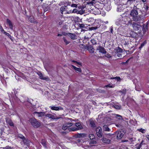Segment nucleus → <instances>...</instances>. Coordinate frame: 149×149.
Segmentation results:
<instances>
[{
  "label": "nucleus",
  "instance_id": "nucleus-1",
  "mask_svg": "<svg viewBox=\"0 0 149 149\" xmlns=\"http://www.w3.org/2000/svg\"><path fill=\"white\" fill-rule=\"evenodd\" d=\"M132 21L130 20L127 23V25L132 24V26L133 29V30L135 31H137L138 30L141 31V27L140 25V23H137L135 22H133L132 23Z\"/></svg>",
  "mask_w": 149,
  "mask_h": 149
},
{
  "label": "nucleus",
  "instance_id": "nucleus-2",
  "mask_svg": "<svg viewBox=\"0 0 149 149\" xmlns=\"http://www.w3.org/2000/svg\"><path fill=\"white\" fill-rule=\"evenodd\" d=\"M29 122L31 123L32 125L35 128H38L41 125V123L34 118H30L29 120Z\"/></svg>",
  "mask_w": 149,
  "mask_h": 149
},
{
  "label": "nucleus",
  "instance_id": "nucleus-3",
  "mask_svg": "<svg viewBox=\"0 0 149 149\" xmlns=\"http://www.w3.org/2000/svg\"><path fill=\"white\" fill-rule=\"evenodd\" d=\"M75 127H71L69 129V131H74L82 130L83 127L80 123H77L75 124Z\"/></svg>",
  "mask_w": 149,
  "mask_h": 149
},
{
  "label": "nucleus",
  "instance_id": "nucleus-4",
  "mask_svg": "<svg viewBox=\"0 0 149 149\" xmlns=\"http://www.w3.org/2000/svg\"><path fill=\"white\" fill-rule=\"evenodd\" d=\"M74 123H67L64 124L62 126V129L64 130H66L68 129L69 131V129L70 127L72 126Z\"/></svg>",
  "mask_w": 149,
  "mask_h": 149
},
{
  "label": "nucleus",
  "instance_id": "nucleus-5",
  "mask_svg": "<svg viewBox=\"0 0 149 149\" xmlns=\"http://www.w3.org/2000/svg\"><path fill=\"white\" fill-rule=\"evenodd\" d=\"M45 116L46 117H48L52 120H57L60 118V117H57L56 114L54 113L47 114L45 115Z\"/></svg>",
  "mask_w": 149,
  "mask_h": 149
},
{
  "label": "nucleus",
  "instance_id": "nucleus-6",
  "mask_svg": "<svg viewBox=\"0 0 149 149\" xmlns=\"http://www.w3.org/2000/svg\"><path fill=\"white\" fill-rule=\"evenodd\" d=\"M96 134L99 137L101 138L102 137L103 134L102 132V129L100 127H98L96 128Z\"/></svg>",
  "mask_w": 149,
  "mask_h": 149
},
{
  "label": "nucleus",
  "instance_id": "nucleus-7",
  "mask_svg": "<svg viewBox=\"0 0 149 149\" xmlns=\"http://www.w3.org/2000/svg\"><path fill=\"white\" fill-rule=\"evenodd\" d=\"M132 19L133 21L136 22L140 21H143V18L142 16L138 15L136 16H134L132 18Z\"/></svg>",
  "mask_w": 149,
  "mask_h": 149
},
{
  "label": "nucleus",
  "instance_id": "nucleus-8",
  "mask_svg": "<svg viewBox=\"0 0 149 149\" xmlns=\"http://www.w3.org/2000/svg\"><path fill=\"white\" fill-rule=\"evenodd\" d=\"M96 50L98 51L99 52L102 53L103 54H105L107 52L105 50L104 48L100 45L97 47Z\"/></svg>",
  "mask_w": 149,
  "mask_h": 149
},
{
  "label": "nucleus",
  "instance_id": "nucleus-9",
  "mask_svg": "<svg viewBox=\"0 0 149 149\" xmlns=\"http://www.w3.org/2000/svg\"><path fill=\"white\" fill-rule=\"evenodd\" d=\"M37 74L39 75V78L40 79L44 80L47 81H48L49 80V79L48 77H44L42 74L40 72H38V73H37Z\"/></svg>",
  "mask_w": 149,
  "mask_h": 149
},
{
  "label": "nucleus",
  "instance_id": "nucleus-10",
  "mask_svg": "<svg viewBox=\"0 0 149 149\" xmlns=\"http://www.w3.org/2000/svg\"><path fill=\"white\" fill-rule=\"evenodd\" d=\"M117 134V138L118 139H121L124 135V132L123 131L116 132Z\"/></svg>",
  "mask_w": 149,
  "mask_h": 149
},
{
  "label": "nucleus",
  "instance_id": "nucleus-11",
  "mask_svg": "<svg viewBox=\"0 0 149 149\" xmlns=\"http://www.w3.org/2000/svg\"><path fill=\"white\" fill-rule=\"evenodd\" d=\"M68 36L70 38L73 40H76L77 39V36L74 33H68Z\"/></svg>",
  "mask_w": 149,
  "mask_h": 149
},
{
  "label": "nucleus",
  "instance_id": "nucleus-12",
  "mask_svg": "<svg viewBox=\"0 0 149 149\" xmlns=\"http://www.w3.org/2000/svg\"><path fill=\"white\" fill-rule=\"evenodd\" d=\"M45 113L43 112H34V114L36 116L38 117H42V116H44Z\"/></svg>",
  "mask_w": 149,
  "mask_h": 149
},
{
  "label": "nucleus",
  "instance_id": "nucleus-13",
  "mask_svg": "<svg viewBox=\"0 0 149 149\" xmlns=\"http://www.w3.org/2000/svg\"><path fill=\"white\" fill-rule=\"evenodd\" d=\"M138 13L137 10H132L130 13V15L132 16V18L134 16H136V15H138Z\"/></svg>",
  "mask_w": 149,
  "mask_h": 149
},
{
  "label": "nucleus",
  "instance_id": "nucleus-14",
  "mask_svg": "<svg viewBox=\"0 0 149 149\" xmlns=\"http://www.w3.org/2000/svg\"><path fill=\"white\" fill-rule=\"evenodd\" d=\"M86 49L88 50L90 53H93L94 52V48L91 45H87Z\"/></svg>",
  "mask_w": 149,
  "mask_h": 149
},
{
  "label": "nucleus",
  "instance_id": "nucleus-15",
  "mask_svg": "<svg viewBox=\"0 0 149 149\" xmlns=\"http://www.w3.org/2000/svg\"><path fill=\"white\" fill-rule=\"evenodd\" d=\"M101 140L103 143H109L111 141L109 139H107L104 137H103Z\"/></svg>",
  "mask_w": 149,
  "mask_h": 149
},
{
  "label": "nucleus",
  "instance_id": "nucleus-16",
  "mask_svg": "<svg viewBox=\"0 0 149 149\" xmlns=\"http://www.w3.org/2000/svg\"><path fill=\"white\" fill-rule=\"evenodd\" d=\"M29 19L31 23H37V21L35 19L33 16H31L29 18Z\"/></svg>",
  "mask_w": 149,
  "mask_h": 149
},
{
  "label": "nucleus",
  "instance_id": "nucleus-17",
  "mask_svg": "<svg viewBox=\"0 0 149 149\" xmlns=\"http://www.w3.org/2000/svg\"><path fill=\"white\" fill-rule=\"evenodd\" d=\"M6 122L10 126H13V122L12 121L11 119L8 118H6Z\"/></svg>",
  "mask_w": 149,
  "mask_h": 149
},
{
  "label": "nucleus",
  "instance_id": "nucleus-18",
  "mask_svg": "<svg viewBox=\"0 0 149 149\" xmlns=\"http://www.w3.org/2000/svg\"><path fill=\"white\" fill-rule=\"evenodd\" d=\"M49 107L51 109L56 111H58L59 110L62 109L61 107H55L54 106H50Z\"/></svg>",
  "mask_w": 149,
  "mask_h": 149
},
{
  "label": "nucleus",
  "instance_id": "nucleus-19",
  "mask_svg": "<svg viewBox=\"0 0 149 149\" xmlns=\"http://www.w3.org/2000/svg\"><path fill=\"white\" fill-rule=\"evenodd\" d=\"M130 36L132 38H135L137 36V34L135 32L133 31H131L130 33Z\"/></svg>",
  "mask_w": 149,
  "mask_h": 149
},
{
  "label": "nucleus",
  "instance_id": "nucleus-20",
  "mask_svg": "<svg viewBox=\"0 0 149 149\" xmlns=\"http://www.w3.org/2000/svg\"><path fill=\"white\" fill-rule=\"evenodd\" d=\"M6 21L7 23L8 24L10 28L13 29V25L11 21L8 19H6Z\"/></svg>",
  "mask_w": 149,
  "mask_h": 149
},
{
  "label": "nucleus",
  "instance_id": "nucleus-21",
  "mask_svg": "<svg viewBox=\"0 0 149 149\" xmlns=\"http://www.w3.org/2000/svg\"><path fill=\"white\" fill-rule=\"evenodd\" d=\"M68 35V33H66L65 32H62L61 33H58L57 35V36H66Z\"/></svg>",
  "mask_w": 149,
  "mask_h": 149
},
{
  "label": "nucleus",
  "instance_id": "nucleus-22",
  "mask_svg": "<svg viewBox=\"0 0 149 149\" xmlns=\"http://www.w3.org/2000/svg\"><path fill=\"white\" fill-rule=\"evenodd\" d=\"M41 143L45 147V148L46 149H47V144L46 141L45 139H42L41 141Z\"/></svg>",
  "mask_w": 149,
  "mask_h": 149
},
{
  "label": "nucleus",
  "instance_id": "nucleus-23",
  "mask_svg": "<svg viewBox=\"0 0 149 149\" xmlns=\"http://www.w3.org/2000/svg\"><path fill=\"white\" fill-rule=\"evenodd\" d=\"M82 146L83 148L85 149H89L92 146V145L89 146L86 144H83Z\"/></svg>",
  "mask_w": 149,
  "mask_h": 149
},
{
  "label": "nucleus",
  "instance_id": "nucleus-24",
  "mask_svg": "<svg viewBox=\"0 0 149 149\" xmlns=\"http://www.w3.org/2000/svg\"><path fill=\"white\" fill-rule=\"evenodd\" d=\"M141 4L140 3H138L136 6L134 5L133 7V10H136L137 9H140V6H141Z\"/></svg>",
  "mask_w": 149,
  "mask_h": 149
},
{
  "label": "nucleus",
  "instance_id": "nucleus-25",
  "mask_svg": "<svg viewBox=\"0 0 149 149\" xmlns=\"http://www.w3.org/2000/svg\"><path fill=\"white\" fill-rule=\"evenodd\" d=\"M63 39L66 45H67L70 42V41L67 40L66 37H63Z\"/></svg>",
  "mask_w": 149,
  "mask_h": 149
},
{
  "label": "nucleus",
  "instance_id": "nucleus-26",
  "mask_svg": "<svg viewBox=\"0 0 149 149\" xmlns=\"http://www.w3.org/2000/svg\"><path fill=\"white\" fill-rule=\"evenodd\" d=\"M103 130L106 131H109L110 129L108 127L107 125H104L103 126Z\"/></svg>",
  "mask_w": 149,
  "mask_h": 149
},
{
  "label": "nucleus",
  "instance_id": "nucleus-27",
  "mask_svg": "<svg viewBox=\"0 0 149 149\" xmlns=\"http://www.w3.org/2000/svg\"><path fill=\"white\" fill-rule=\"evenodd\" d=\"M72 66L73 68L76 71H78L79 72H81V70L80 68H77L73 65H72Z\"/></svg>",
  "mask_w": 149,
  "mask_h": 149
},
{
  "label": "nucleus",
  "instance_id": "nucleus-28",
  "mask_svg": "<svg viewBox=\"0 0 149 149\" xmlns=\"http://www.w3.org/2000/svg\"><path fill=\"white\" fill-rule=\"evenodd\" d=\"M86 45H84V44H80L79 45V47L81 49L84 50L85 49H86L87 47Z\"/></svg>",
  "mask_w": 149,
  "mask_h": 149
},
{
  "label": "nucleus",
  "instance_id": "nucleus-29",
  "mask_svg": "<svg viewBox=\"0 0 149 149\" xmlns=\"http://www.w3.org/2000/svg\"><path fill=\"white\" fill-rule=\"evenodd\" d=\"M88 137L91 140L94 139H95V136L93 134H90L89 135Z\"/></svg>",
  "mask_w": 149,
  "mask_h": 149
},
{
  "label": "nucleus",
  "instance_id": "nucleus-30",
  "mask_svg": "<svg viewBox=\"0 0 149 149\" xmlns=\"http://www.w3.org/2000/svg\"><path fill=\"white\" fill-rule=\"evenodd\" d=\"M89 144L91 145L92 144H95L97 143V142L94 139L91 140V141L89 142Z\"/></svg>",
  "mask_w": 149,
  "mask_h": 149
},
{
  "label": "nucleus",
  "instance_id": "nucleus-31",
  "mask_svg": "<svg viewBox=\"0 0 149 149\" xmlns=\"http://www.w3.org/2000/svg\"><path fill=\"white\" fill-rule=\"evenodd\" d=\"M115 117L116 118H117V119L120 120H123L122 117L120 115L118 114L116 115Z\"/></svg>",
  "mask_w": 149,
  "mask_h": 149
},
{
  "label": "nucleus",
  "instance_id": "nucleus-32",
  "mask_svg": "<svg viewBox=\"0 0 149 149\" xmlns=\"http://www.w3.org/2000/svg\"><path fill=\"white\" fill-rule=\"evenodd\" d=\"M22 140L23 142L25 144L27 145L29 144V141L26 139L25 137H24Z\"/></svg>",
  "mask_w": 149,
  "mask_h": 149
},
{
  "label": "nucleus",
  "instance_id": "nucleus-33",
  "mask_svg": "<svg viewBox=\"0 0 149 149\" xmlns=\"http://www.w3.org/2000/svg\"><path fill=\"white\" fill-rule=\"evenodd\" d=\"M83 135V134H75V137L77 138H81L82 137V136Z\"/></svg>",
  "mask_w": 149,
  "mask_h": 149
},
{
  "label": "nucleus",
  "instance_id": "nucleus-34",
  "mask_svg": "<svg viewBox=\"0 0 149 149\" xmlns=\"http://www.w3.org/2000/svg\"><path fill=\"white\" fill-rule=\"evenodd\" d=\"M135 0H127V3L128 4H131L133 2H134Z\"/></svg>",
  "mask_w": 149,
  "mask_h": 149
},
{
  "label": "nucleus",
  "instance_id": "nucleus-35",
  "mask_svg": "<svg viewBox=\"0 0 149 149\" xmlns=\"http://www.w3.org/2000/svg\"><path fill=\"white\" fill-rule=\"evenodd\" d=\"M111 79H116L117 80V81H120V80H121V79L120 78V77H111Z\"/></svg>",
  "mask_w": 149,
  "mask_h": 149
},
{
  "label": "nucleus",
  "instance_id": "nucleus-36",
  "mask_svg": "<svg viewBox=\"0 0 149 149\" xmlns=\"http://www.w3.org/2000/svg\"><path fill=\"white\" fill-rule=\"evenodd\" d=\"M91 42L93 45H96L97 44V41L93 39L91 40Z\"/></svg>",
  "mask_w": 149,
  "mask_h": 149
},
{
  "label": "nucleus",
  "instance_id": "nucleus-37",
  "mask_svg": "<svg viewBox=\"0 0 149 149\" xmlns=\"http://www.w3.org/2000/svg\"><path fill=\"white\" fill-rule=\"evenodd\" d=\"M116 52H123V50L119 47H118L116 49Z\"/></svg>",
  "mask_w": 149,
  "mask_h": 149
},
{
  "label": "nucleus",
  "instance_id": "nucleus-38",
  "mask_svg": "<svg viewBox=\"0 0 149 149\" xmlns=\"http://www.w3.org/2000/svg\"><path fill=\"white\" fill-rule=\"evenodd\" d=\"M114 108L117 109H121V105H115L114 106Z\"/></svg>",
  "mask_w": 149,
  "mask_h": 149
},
{
  "label": "nucleus",
  "instance_id": "nucleus-39",
  "mask_svg": "<svg viewBox=\"0 0 149 149\" xmlns=\"http://www.w3.org/2000/svg\"><path fill=\"white\" fill-rule=\"evenodd\" d=\"M90 123L91 126L92 127H94L95 126V123L93 121H90Z\"/></svg>",
  "mask_w": 149,
  "mask_h": 149
},
{
  "label": "nucleus",
  "instance_id": "nucleus-40",
  "mask_svg": "<svg viewBox=\"0 0 149 149\" xmlns=\"http://www.w3.org/2000/svg\"><path fill=\"white\" fill-rule=\"evenodd\" d=\"M65 8L64 6L60 8V11L61 14H63V12L64 11H65Z\"/></svg>",
  "mask_w": 149,
  "mask_h": 149
},
{
  "label": "nucleus",
  "instance_id": "nucleus-41",
  "mask_svg": "<svg viewBox=\"0 0 149 149\" xmlns=\"http://www.w3.org/2000/svg\"><path fill=\"white\" fill-rule=\"evenodd\" d=\"M122 6H119L117 8V11L118 12H120L122 10V9L121 8Z\"/></svg>",
  "mask_w": 149,
  "mask_h": 149
},
{
  "label": "nucleus",
  "instance_id": "nucleus-42",
  "mask_svg": "<svg viewBox=\"0 0 149 149\" xmlns=\"http://www.w3.org/2000/svg\"><path fill=\"white\" fill-rule=\"evenodd\" d=\"M104 87H106L107 88L109 87V88H113L114 87V86L111 84H108V85L105 86Z\"/></svg>",
  "mask_w": 149,
  "mask_h": 149
},
{
  "label": "nucleus",
  "instance_id": "nucleus-43",
  "mask_svg": "<svg viewBox=\"0 0 149 149\" xmlns=\"http://www.w3.org/2000/svg\"><path fill=\"white\" fill-rule=\"evenodd\" d=\"M105 56L108 58H110L111 57V56L110 54H109L108 53H105Z\"/></svg>",
  "mask_w": 149,
  "mask_h": 149
},
{
  "label": "nucleus",
  "instance_id": "nucleus-44",
  "mask_svg": "<svg viewBox=\"0 0 149 149\" xmlns=\"http://www.w3.org/2000/svg\"><path fill=\"white\" fill-rule=\"evenodd\" d=\"M13 100H14L15 101H17L18 100H19V99L17 98V97L16 95L13 97Z\"/></svg>",
  "mask_w": 149,
  "mask_h": 149
},
{
  "label": "nucleus",
  "instance_id": "nucleus-45",
  "mask_svg": "<svg viewBox=\"0 0 149 149\" xmlns=\"http://www.w3.org/2000/svg\"><path fill=\"white\" fill-rule=\"evenodd\" d=\"M87 3L93 6V5L94 3L93 1H89L87 2Z\"/></svg>",
  "mask_w": 149,
  "mask_h": 149
},
{
  "label": "nucleus",
  "instance_id": "nucleus-46",
  "mask_svg": "<svg viewBox=\"0 0 149 149\" xmlns=\"http://www.w3.org/2000/svg\"><path fill=\"white\" fill-rule=\"evenodd\" d=\"M17 137L18 138H20L21 139H23L24 138V137L21 134H19L18 135Z\"/></svg>",
  "mask_w": 149,
  "mask_h": 149
},
{
  "label": "nucleus",
  "instance_id": "nucleus-47",
  "mask_svg": "<svg viewBox=\"0 0 149 149\" xmlns=\"http://www.w3.org/2000/svg\"><path fill=\"white\" fill-rule=\"evenodd\" d=\"M84 13V11L83 10H80L79 11H78V13L79 14L81 15H82V14H83V13Z\"/></svg>",
  "mask_w": 149,
  "mask_h": 149
},
{
  "label": "nucleus",
  "instance_id": "nucleus-48",
  "mask_svg": "<svg viewBox=\"0 0 149 149\" xmlns=\"http://www.w3.org/2000/svg\"><path fill=\"white\" fill-rule=\"evenodd\" d=\"M121 21L120 20L117 21L116 22V24L117 25H119L121 24Z\"/></svg>",
  "mask_w": 149,
  "mask_h": 149
},
{
  "label": "nucleus",
  "instance_id": "nucleus-49",
  "mask_svg": "<svg viewBox=\"0 0 149 149\" xmlns=\"http://www.w3.org/2000/svg\"><path fill=\"white\" fill-rule=\"evenodd\" d=\"M2 149H13V148L10 146H7L3 148Z\"/></svg>",
  "mask_w": 149,
  "mask_h": 149
},
{
  "label": "nucleus",
  "instance_id": "nucleus-50",
  "mask_svg": "<svg viewBox=\"0 0 149 149\" xmlns=\"http://www.w3.org/2000/svg\"><path fill=\"white\" fill-rule=\"evenodd\" d=\"M138 130L140 131L142 133H145V130L144 129H143L142 128H141L139 129H138Z\"/></svg>",
  "mask_w": 149,
  "mask_h": 149
},
{
  "label": "nucleus",
  "instance_id": "nucleus-51",
  "mask_svg": "<svg viewBox=\"0 0 149 149\" xmlns=\"http://www.w3.org/2000/svg\"><path fill=\"white\" fill-rule=\"evenodd\" d=\"M71 6L72 7L77 8V5L75 4H71Z\"/></svg>",
  "mask_w": 149,
  "mask_h": 149
},
{
  "label": "nucleus",
  "instance_id": "nucleus-52",
  "mask_svg": "<svg viewBox=\"0 0 149 149\" xmlns=\"http://www.w3.org/2000/svg\"><path fill=\"white\" fill-rule=\"evenodd\" d=\"M78 10L76 9H74L72 11V13H77L78 12Z\"/></svg>",
  "mask_w": 149,
  "mask_h": 149
},
{
  "label": "nucleus",
  "instance_id": "nucleus-53",
  "mask_svg": "<svg viewBox=\"0 0 149 149\" xmlns=\"http://www.w3.org/2000/svg\"><path fill=\"white\" fill-rule=\"evenodd\" d=\"M79 27L81 28H84L85 27V26L84 24H79Z\"/></svg>",
  "mask_w": 149,
  "mask_h": 149
},
{
  "label": "nucleus",
  "instance_id": "nucleus-54",
  "mask_svg": "<svg viewBox=\"0 0 149 149\" xmlns=\"http://www.w3.org/2000/svg\"><path fill=\"white\" fill-rule=\"evenodd\" d=\"M141 145L142 143H140L138 146H136V148H137V149H140Z\"/></svg>",
  "mask_w": 149,
  "mask_h": 149
},
{
  "label": "nucleus",
  "instance_id": "nucleus-55",
  "mask_svg": "<svg viewBox=\"0 0 149 149\" xmlns=\"http://www.w3.org/2000/svg\"><path fill=\"white\" fill-rule=\"evenodd\" d=\"M4 33L7 36H8L9 37H11V36L10 35V34L6 32H4Z\"/></svg>",
  "mask_w": 149,
  "mask_h": 149
},
{
  "label": "nucleus",
  "instance_id": "nucleus-56",
  "mask_svg": "<svg viewBox=\"0 0 149 149\" xmlns=\"http://www.w3.org/2000/svg\"><path fill=\"white\" fill-rule=\"evenodd\" d=\"M120 92H121L122 93L125 94L126 93V90H123L121 91H120Z\"/></svg>",
  "mask_w": 149,
  "mask_h": 149
},
{
  "label": "nucleus",
  "instance_id": "nucleus-57",
  "mask_svg": "<svg viewBox=\"0 0 149 149\" xmlns=\"http://www.w3.org/2000/svg\"><path fill=\"white\" fill-rule=\"evenodd\" d=\"M76 63L78 64V65H77V66L78 67H79V65H80V66H82V64L81 63L79 62H77Z\"/></svg>",
  "mask_w": 149,
  "mask_h": 149
},
{
  "label": "nucleus",
  "instance_id": "nucleus-58",
  "mask_svg": "<svg viewBox=\"0 0 149 149\" xmlns=\"http://www.w3.org/2000/svg\"><path fill=\"white\" fill-rule=\"evenodd\" d=\"M76 63L78 64V65H77V66L78 67H79V65H80V66H82V64L81 63L79 62H77Z\"/></svg>",
  "mask_w": 149,
  "mask_h": 149
},
{
  "label": "nucleus",
  "instance_id": "nucleus-59",
  "mask_svg": "<svg viewBox=\"0 0 149 149\" xmlns=\"http://www.w3.org/2000/svg\"><path fill=\"white\" fill-rule=\"evenodd\" d=\"M116 125L118 127H121V125L120 124H116Z\"/></svg>",
  "mask_w": 149,
  "mask_h": 149
},
{
  "label": "nucleus",
  "instance_id": "nucleus-60",
  "mask_svg": "<svg viewBox=\"0 0 149 149\" xmlns=\"http://www.w3.org/2000/svg\"><path fill=\"white\" fill-rule=\"evenodd\" d=\"M145 44V43H142L141 45V46L140 47H139V48H142L144 45Z\"/></svg>",
  "mask_w": 149,
  "mask_h": 149
},
{
  "label": "nucleus",
  "instance_id": "nucleus-61",
  "mask_svg": "<svg viewBox=\"0 0 149 149\" xmlns=\"http://www.w3.org/2000/svg\"><path fill=\"white\" fill-rule=\"evenodd\" d=\"M64 2H61L59 3V5L61 6L62 5H64Z\"/></svg>",
  "mask_w": 149,
  "mask_h": 149
},
{
  "label": "nucleus",
  "instance_id": "nucleus-62",
  "mask_svg": "<svg viewBox=\"0 0 149 149\" xmlns=\"http://www.w3.org/2000/svg\"><path fill=\"white\" fill-rule=\"evenodd\" d=\"M63 21H60L59 22V23H58L59 25H62L63 24Z\"/></svg>",
  "mask_w": 149,
  "mask_h": 149
},
{
  "label": "nucleus",
  "instance_id": "nucleus-63",
  "mask_svg": "<svg viewBox=\"0 0 149 149\" xmlns=\"http://www.w3.org/2000/svg\"><path fill=\"white\" fill-rule=\"evenodd\" d=\"M97 28V27H91V29L93 30H95Z\"/></svg>",
  "mask_w": 149,
  "mask_h": 149
},
{
  "label": "nucleus",
  "instance_id": "nucleus-64",
  "mask_svg": "<svg viewBox=\"0 0 149 149\" xmlns=\"http://www.w3.org/2000/svg\"><path fill=\"white\" fill-rule=\"evenodd\" d=\"M117 56L119 57H121V54L120 53H118L117 54Z\"/></svg>",
  "mask_w": 149,
  "mask_h": 149
}]
</instances>
